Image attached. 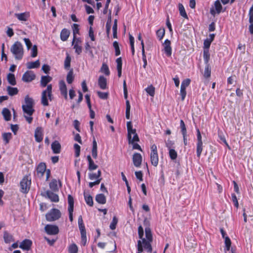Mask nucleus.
<instances>
[{
  "label": "nucleus",
  "instance_id": "69168bd1",
  "mask_svg": "<svg viewBox=\"0 0 253 253\" xmlns=\"http://www.w3.org/2000/svg\"><path fill=\"white\" fill-rule=\"evenodd\" d=\"M81 243L83 246H85L86 244L87 239L86 236V232L81 233Z\"/></svg>",
  "mask_w": 253,
  "mask_h": 253
},
{
  "label": "nucleus",
  "instance_id": "423d86ee",
  "mask_svg": "<svg viewBox=\"0 0 253 253\" xmlns=\"http://www.w3.org/2000/svg\"><path fill=\"white\" fill-rule=\"evenodd\" d=\"M197 131V146H196V153H197V156L199 158H200L202 151H203V144L202 142V136L201 134L199 128H197L196 129Z\"/></svg>",
  "mask_w": 253,
  "mask_h": 253
},
{
  "label": "nucleus",
  "instance_id": "6e6552de",
  "mask_svg": "<svg viewBox=\"0 0 253 253\" xmlns=\"http://www.w3.org/2000/svg\"><path fill=\"white\" fill-rule=\"evenodd\" d=\"M36 75L32 71H27L22 76V80L26 83H29L35 80Z\"/></svg>",
  "mask_w": 253,
  "mask_h": 253
},
{
  "label": "nucleus",
  "instance_id": "603ef678",
  "mask_svg": "<svg viewBox=\"0 0 253 253\" xmlns=\"http://www.w3.org/2000/svg\"><path fill=\"white\" fill-rule=\"evenodd\" d=\"M118 221V218H117V217L115 216H114L113 217L112 221L111 223H110V225L109 226L111 230H114L116 229Z\"/></svg>",
  "mask_w": 253,
  "mask_h": 253
},
{
  "label": "nucleus",
  "instance_id": "b1692460",
  "mask_svg": "<svg viewBox=\"0 0 253 253\" xmlns=\"http://www.w3.org/2000/svg\"><path fill=\"white\" fill-rule=\"evenodd\" d=\"M2 114L3 116L4 120L6 121L10 120L11 114L9 110L6 108H4L2 109Z\"/></svg>",
  "mask_w": 253,
  "mask_h": 253
},
{
  "label": "nucleus",
  "instance_id": "393cba45",
  "mask_svg": "<svg viewBox=\"0 0 253 253\" xmlns=\"http://www.w3.org/2000/svg\"><path fill=\"white\" fill-rule=\"evenodd\" d=\"M27 67L28 69H34L38 68L40 66V63L39 60L35 61V62H29L26 64Z\"/></svg>",
  "mask_w": 253,
  "mask_h": 253
},
{
  "label": "nucleus",
  "instance_id": "680f3d73",
  "mask_svg": "<svg viewBox=\"0 0 253 253\" xmlns=\"http://www.w3.org/2000/svg\"><path fill=\"white\" fill-rule=\"evenodd\" d=\"M180 95L181 96V100L183 101L185 99V97L186 96V94H187L186 91V88H184V87H183V86H180Z\"/></svg>",
  "mask_w": 253,
  "mask_h": 253
},
{
  "label": "nucleus",
  "instance_id": "4c0bfd02",
  "mask_svg": "<svg viewBox=\"0 0 253 253\" xmlns=\"http://www.w3.org/2000/svg\"><path fill=\"white\" fill-rule=\"evenodd\" d=\"M71 58L68 53L66 54V57L64 61V68L68 70L71 66Z\"/></svg>",
  "mask_w": 253,
  "mask_h": 253
},
{
  "label": "nucleus",
  "instance_id": "aec40b11",
  "mask_svg": "<svg viewBox=\"0 0 253 253\" xmlns=\"http://www.w3.org/2000/svg\"><path fill=\"white\" fill-rule=\"evenodd\" d=\"M95 201L99 204H105L106 198L103 194H98L95 196Z\"/></svg>",
  "mask_w": 253,
  "mask_h": 253
},
{
  "label": "nucleus",
  "instance_id": "bf43d9fd",
  "mask_svg": "<svg viewBox=\"0 0 253 253\" xmlns=\"http://www.w3.org/2000/svg\"><path fill=\"white\" fill-rule=\"evenodd\" d=\"M74 148L75 149V155L76 157H78L80 154V149L81 147L77 143H75L74 145Z\"/></svg>",
  "mask_w": 253,
  "mask_h": 253
},
{
  "label": "nucleus",
  "instance_id": "cd10ccee",
  "mask_svg": "<svg viewBox=\"0 0 253 253\" xmlns=\"http://www.w3.org/2000/svg\"><path fill=\"white\" fill-rule=\"evenodd\" d=\"M203 58L205 65H210L209 62L210 59V53L208 49L204 50Z\"/></svg>",
  "mask_w": 253,
  "mask_h": 253
},
{
  "label": "nucleus",
  "instance_id": "ea45409f",
  "mask_svg": "<svg viewBox=\"0 0 253 253\" xmlns=\"http://www.w3.org/2000/svg\"><path fill=\"white\" fill-rule=\"evenodd\" d=\"M145 91L150 96H154L155 88L152 85H149L146 87L145 88Z\"/></svg>",
  "mask_w": 253,
  "mask_h": 253
},
{
  "label": "nucleus",
  "instance_id": "8fccbe9b",
  "mask_svg": "<svg viewBox=\"0 0 253 253\" xmlns=\"http://www.w3.org/2000/svg\"><path fill=\"white\" fill-rule=\"evenodd\" d=\"M224 239H225V250L228 251L230 250L231 245V242L230 239L229 238L228 236H226Z\"/></svg>",
  "mask_w": 253,
  "mask_h": 253
},
{
  "label": "nucleus",
  "instance_id": "de8ad7c7",
  "mask_svg": "<svg viewBox=\"0 0 253 253\" xmlns=\"http://www.w3.org/2000/svg\"><path fill=\"white\" fill-rule=\"evenodd\" d=\"M112 17H108V19L106 24V33L108 36L110 34V32L111 28V20Z\"/></svg>",
  "mask_w": 253,
  "mask_h": 253
},
{
  "label": "nucleus",
  "instance_id": "2eb2a0df",
  "mask_svg": "<svg viewBox=\"0 0 253 253\" xmlns=\"http://www.w3.org/2000/svg\"><path fill=\"white\" fill-rule=\"evenodd\" d=\"M170 41L168 39H166L164 43L163 44L164 46L165 52L166 54V55L169 57L171 56L172 54V49L170 46Z\"/></svg>",
  "mask_w": 253,
  "mask_h": 253
},
{
  "label": "nucleus",
  "instance_id": "9d476101",
  "mask_svg": "<svg viewBox=\"0 0 253 253\" xmlns=\"http://www.w3.org/2000/svg\"><path fill=\"white\" fill-rule=\"evenodd\" d=\"M42 196L48 198L52 202H58L59 200L58 195L50 190H47Z\"/></svg>",
  "mask_w": 253,
  "mask_h": 253
},
{
  "label": "nucleus",
  "instance_id": "f03ea898",
  "mask_svg": "<svg viewBox=\"0 0 253 253\" xmlns=\"http://www.w3.org/2000/svg\"><path fill=\"white\" fill-rule=\"evenodd\" d=\"M10 51L17 60H21L23 56V48L21 43L16 42L11 47Z\"/></svg>",
  "mask_w": 253,
  "mask_h": 253
},
{
  "label": "nucleus",
  "instance_id": "4468645a",
  "mask_svg": "<svg viewBox=\"0 0 253 253\" xmlns=\"http://www.w3.org/2000/svg\"><path fill=\"white\" fill-rule=\"evenodd\" d=\"M43 130L41 127H38L35 131V140L38 142H41L43 139Z\"/></svg>",
  "mask_w": 253,
  "mask_h": 253
},
{
  "label": "nucleus",
  "instance_id": "7c9ffc66",
  "mask_svg": "<svg viewBox=\"0 0 253 253\" xmlns=\"http://www.w3.org/2000/svg\"><path fill=\"white\" fill-rule=\"evenodd\" d=\"M145 232L147 241H152L153 237L151 232V229L150 227H146L145 228Z\"/></svg>",
  "mask_w": 253,
  "mask_h": 253
},
{
  "label": "nucleus",
  "instance_id": "f3484780",
  "mask_svg": "<svg viewBox=\"0 0 253 253\" xmlns=\"http://www.w3.org/2000/svg\"><path fill=\"white\" fill-rule=\"evenodd\" d=\"M98 84L101 89H105L107 88V80L104 76H100L99 77Z\"/></svg>",
  "mask_w": 253,
  "mask_h": 253
},
{
  "label": "nucleus",
  "instance_id": "f8f14e48",
  "mask_svg": "<svg viewBox=\"0 0 253 253\" xmlns=\"http://www.w3.org/2000/svg\"><path fill=\"white\" fill-rule=\"evenodd\" d=\"M133 165L136 167H139L142 162V156L140 154L135 153L132 156Z\"/></svg>",
  "mask_w": 253,
  "mask_h": 253
},
{
  "label": "nucleus",
  "instance_id": "473e14b6",
  "mask_svg": "<svg viewBox=\"0 0 253 253\" xmlns=\"http://www.w3.org/2000/svg\"><path fill=\"white\" fill-rule=\"evenodd\" d=\"M79 25L77 24H74L72 26V29L73 31V35H74V38L72 42V45L74 44V42L76 40V35L79 33Z\"/></svg>",
  "mask_w": 253,
  "mask_h": 253
},
{
  "label": "nucleus",
  "instance_id": "1a4fd4ad",
  "mask_svg": "<svg viewBox=\"0 0 253 253\" xmlns=\"http://www.w3.org/2000/svg\"><path fill=\"white\" fill-rule=\"evenodd\" d=\"M50 189L53 192L59 191V187H62V183L60 180L58 181L56 179H52L49 184Z\"/></svg>",
  "mask_w": 253,
  "mask_h": 253
},
{
  "label": "nucleus",
  "instance_id": "7ed1b4c3",
  "mask_svg": "<svg viewBox=\"0 0 253 253\" xmlns=\"http://www.w3.org/2000/svg\"><path fill=\"white\" fill-rule=\"evenodd\" d=\"M31 184V180L28 176H24L20 182V192L27 194L28 193Z\"/></svg>",
  "mask_w": 253,
  "mask_h": 253
},
{
  "label": "nucleus",
  "instance_id": "79ce46f5",
  "mask_svg": "<svg viewBox=\"0 0 253 253\" xmlns=\"http://www.w3.org/2000/svg\"><path fill=\"white\" fill-rule=\"evenodd\" d=\"M158 182L160 186H163L165 184V179L164 172L162 169L160 172V177L158 179Z\"/></svg>",
  "mask_w": 253,
  "mask_h": 253
},
{
  "label": "nucleus",
  "instance_id": "e2e57ef3",
  "mask_svg": "<svg viewBox=\"0 0 253 253\" xmlns=\"http://www.w3.org/2000/svg\"><path fill=\"white\" fill-rule=\"evenodd\" d=\"M139 140H139L138 135L137 134V133H136L135 134H134L133 135V137L132 138L131 137L130 140H128V143L130 144V143H133V142H138V141H139Z\"/></svg>",
  "mask_w": 253,
  "mask_h": 253
},
{
  "label": "nucleus",
  "instance_id": "9b49d317",
  "mask_svg": "<svg viewBox=\"0 0 253 253\" xmlns=\"http://www.w3.org/2000/svg\"><path fill=\"white\" fill-rule=\"evenodd\" d=\"M32 242L29 239L24 240L20 244L19 248L24 251H29L31 249Z\"/></svg>",
  "mask_w": 253,
  "mask_h": 253
},
{
  "label": "nucleus",
  "instance_id": "a18cd8bd",
  "mask_svg": "<svg viewBox=\"0 0 253 253\" xmlns=\"http://www.w3.org/2000/svg\"><path fill=\"white\" fill-rule=\"evenodd\" d=\"M2 138L6 144L8 143L12 138V134L10 132H5L2 134Z\"/></svg>",
  "mask_w": 253,
  "mask_h": 253
},
{
  "label": "nucleus",
  "instance_id": "052dcab7",
  "mask_svg": "<svg viewBox=\"0 0 253 253\" xmlns=\"http://www.w3.org/2000/svg\"><path fill=\"white\" fill-rule=\"evenodd\" d=\"M178 9L180 16H187L185 8L182 4H178Z\"/></svg>",
  "mask_w": 253,
  "mask_h": 253
},
{
  "label": "nucleus",
  "instance_id": "0eeeda50",
  "mask_svg": "<svg viewBox=\"0 0 253 253\" xmlns=\"http://www.w3.org/2000/svg\"><path fill=\"white\" fill-rule=\"evenodd\" d=\"M45 232L49 235H57L59 232V228L57 225L47 224L44 227Z\"/></svg>",
  "mask_w": 253,
  "mask_h": 253
},
{
  "label": "nucleus",
  "instance_id": "58836bf2",
  "mask_svg": "<svg viewBox=\"0 0 253 253\" xmlns=\"http://www.w3.org/2000/svg\"><path fill=\"white\" fill-rule=\"evenodd\" d=\"M47 94L46 93L45 91H43L42 94L41 103L44 106H46L48 105V102L47 98Z\"/></svg>",
  "mask_w": 253,
  "mask_h": 253
},
{
  "label": "nucleus",
  "instance_id": "a878e982",
  "mask_svg": "<svg viewBox=\"0 0 253 253\" xmlns=\"http://www.w3.org/2000/svg\"><path fill=\"white\" fill-rule=\"evenodd\" d=\"M84 196L86 204L90 207H92L93 202L92 196L89 194H87L85 192L84 193Z\"/></svg>",
  "mask_w": 253,
  "mask_h": 253
},
{
  "label": "nucleus",
  "instance_id": "2f4dec72",
  "mask_svg": "<svg viewBox=\"0 0 253 253\" xmlns=\"http://www.w3.org/2000/svg\"><path fill=\"white\" fill-rule=\"evenodd\" d=\"M74 80V76L73 74V69H71L67 74L66 78L67 82L68 84H71L73 83Z\"/></svg>",
  "mask_w": 253,
  "mask_h": 253
},
{
  "label": "nucleus",
  "instance_id": "f257e3e1",
  "mask_svg": "<svg viewBox=\"0 0 253 253\" xmlns=\"http://www.w3.org/2000/svg\"><path fill=\"white\" fill-rule=\"evenodd\" d=\"M24 102L25 104H23L22 106L23 112L28 116H32L35 112V109H34L35 104L34 99L28 95H27L25 97Z\"/></svg>",
  "mask_w": 253,
  "mask_h": 253
},
{
  "label": "nucleus",
  "instance_id": "bb28decb",
  "mask_svg": "<svg viewBox=\"0 0 253 253\" xmlns=\"http://www.w3.org/2000/svg\"><path fill=\"white\" fill-rule=\"evenodd\" d=\"M70 35L69 31L66 29H63L60 33V39L62 41H66L67 40Z\"/></svg>",
  "mask_w": 253,
  "mask_h": 253
},
{
  "label": "nucleus",
  "instance_id": "c9c22d12",
  "mask_svg": "<svg viewBox=\"0 0 253 253\" xmlns=\"http://www.w3.org/2000/svg\"><path fill=\"white\" fill-rule=\"evenodd\" d=\"M214 8L217 14H219L222 10V6L219 0H216L214 2Z\"/></svg>",
  "mask_w": 253,
  "mask_h": 253
},
{
  "label": "nucleus",
  "instance_id": "13d9d810",
  "mask_svg": "<svg viewBox=\"0 0 253 253\" xmlns=\"http://www.w3.org/2000/svg\"><path fill=\"white\" fill-rule=\"evenodd\" d=\"M142 60L143 62V67L145 69L146 68V66L147 65V61L146 59V56L145 53V49L143 47L142 49Z\"/></svg>",
  "mask_w": 253,
  "mask_h": 253
},
{
  "label": "nucleus",
  "instance_id": "20e7f679",
  "mask_svg": "<svg viewBox=\"0 0 253 253\" xmlns=\"http://www.w3.org/2000/svg\"><path fill=\"white\" fill-rule=\"evenodd\" d=\"M61 215L60 211L57 209H52L45 215L46 219L48 221H53L58 219Z\"/></svg>",
  "mask_w": 253,
  "mask_h": 253
},
{
  "label": "nucleus",
  "instance_id": "864d4df0",
  "mask_svg": "<svg viewBox=\"0 0 253 253\" xmlns=\"http://www.w3.org/2000/svg\"><path fill=\"white\" fill-rule=\"evenodd\" d=\"M44 91H45L46 93L47 94V96L50 100H52V85L48 84L47 86V88Z\"/></svg>",
  "mask_w": 253,
  "mask_h": 253
},
{
  "label": "nucleus",
  "instance_id": "4be33fe9",
  "mask_svg": "<svg viewBox=\"0 0 253 253\" xmlns=\"http://www.w3.org/2000/svg\"><path fill=\"white\" fill-rule=\"evenodd\" d=\"M141 242L147 252L148 253H151L152 252V248L150 243L152 241H147L145 239H142V241Z\"/></svg>",
  "mask_w": 253,
  "mask_h": 253
},
{
  "label": "nucleus",
  "instance_id": "c85d7f7f",
  "mask_svg": "<svg viewBox=\"0 0 253 253\" xmlns=\"http://www.w3.org/2000/svg\"><path fill=\"white\" fill-rule=\"evenodd\" d=\"M3 239L5 243H10L11 242L14 241L13 236L9 234L6 231H5L3 234Z\"/></svg>",
  "mask_w": 253,
  "mask_h": 253
},
{
  "label": "nucleus",
  "instance_id": "a211bd4d",
  "mask_svg": "<svg viewBox=\"0 0 253 253\" xmlns=\"http://www.w3.org/2000/svg\"><path fill=\"white\" fill-rule=\"evenodd\" d=\"M92 156L94 159L97 157V144L94 137H93L92 141V148L91 150Z\"/></svg>",
  "mask_w": 253,
  "mask_h": 253
},
{
  "label": "nucleus",
  "instance_id": "49530a36",
  "mask_svg": "<svg viewBox=\"0 0 253 253\" xmlns=\"http://www.w3.org/2000/svg\"><path fill=\"white\" fill-rule=\"evenodd\" d=\"M69 253H78V248L75 244H72L68 248Z\"/></svg>",
  "mask_w": 253,
  "mask_h": 253
},
{
  "label": "nucleus",
  "instance_id": "dca6fc26",
  "mask_svg": "<svg viewBox=\"0 0 253 253\" xmlns=\"http://www.w3.org/2000/svg\"><path fill=\"white\" fill-rule=\"evenodd\" d=\"M51 149L53 151V153L54 154H59L61 152V145L60 143L57 141L55 140L51 144Z\"/></svg>",
  "mask_w": 253,
  "mask_h": 253
},
{
  "label": "nucleus",
  "instance_id": "e433bc0d",
  "mask_svg": "<svg viewBox=\"0 0 253 253\" xmlns=\"http://www.w3.org/2000/svg\"><path fill=\"white\" fill-rule=\"evenodd\" d=\"M7 81L9 84L12 85H15L16 84V82L14 74L9 73L7 75Z\"/></svg>",
  "mask_w": 253,
  "mask_h": 253
},
{
  "label": "nucleus",
  "instance_id": "09e8293b",
  "mask_svg": "<svg viewBox=\"0 0 253 253\" xmlns=\"http://www.w3.org/2000/svg\"><path fill=\"white\" fill-rule=\"evenodd\" d=\"M169 156L172 160H175L177 157V153L176 151L173 149H170L169 150Z\"/></svg>",
  "mask_w": 253,
  "mask_h": 253
},
{
  "label": "nucleus",
  "instance_id": "3c124183",
  "mask_svg": "<svg viewBox=\"0 0 253 253\" xmlns=\"http://www.w3.org/2000/svg\"><path fill=\"white\" fill-rule=\"evenodd\" d=\"M113 45L115 50V55L116 56H119L121 54V51L118 42L117 41L114 42Z\"/></svg>",
  "mask_w": 253,
  "mask_h": 253
},
{
  "label": "nucleus",
  "instance_id": "412c9836",
  "mask_svg": "<svg viewBox=\"0 0 253 253\" xmlns=\"http://www.w3.org/2000/svg\"><path fill=\"white\" fill-rule=\"evenodd\" d=\"M86 158L88 162V169L89 170L96 169L98 168V166L94 164L93 161L91 158V156L90 155H88Z\"/></svg>",
  "mask_w": 253,
  "mask_h": 253
},
{
  "label": "nucleus",
  "instance_id": "37998d69",
  "mask_svg": "<svg viewBox=\"0 0 253 253\" xmlns=\"http://www.w3.org/2000/svg\"><path fill=\"white\" fill-rule=\"evenodd\" d=\"M77 40L76 43L74 45V48L75 49V52L78 54L80 55L82 51V47L81 46L78 44V42H80L79 39H76Z\"/></svg>",
  "mask_w": 253,
  "mask_h": 253
},
{
  "label": "nucleus",
  "instance_id": "a19ab883",
  "mask_svg": "<svg viewBox=\"0 0 253 253\" xmlns=\"http://www.w3.org/2000/svg\"><path fill=\"white\" fill-rule=\"evenodd\" d=\"M211 68L210 65H206L204 76L205 78L208 79L211 77Z\"/></svg>",
  "mask_w": 253,
  "mask_h": 253
},
{
  "label": "nucleus",
  "instance_id": "0e129e2a",
  "mask_svg": "<svg viewBox=\"0 0 253 253\" xmlns=\"http://www.w3.org/2000/svg\"><path fill=\"white\" fill-rule=\"evenodd\" d=\"M38 54V48L36 45H34L31 49V56L32 57H35L37 56Z\"/></svg>",
  "mask_w": 253,
  "mask_h": 253
},
{
  "label": "nucleus",
  "instance_id": "39448f33",
  "mask_svg": "<svg viewBox=\"0 0 253 253\" xmlns=\"http://www.w3.org/2000/svg\"><path fill=\"white\" fill-rule=\"evenodd\" d=\"M150 160L153 166H157L159 162V157L157 146L155 144H153L151 146Z\"/></svg>",
  "mask_w": 253,
  "mask_h": 253
},
{
  "label": "nucleus",
  "instance_id": "5fc2aeb1",
  "mask_svg": "<svg viewBox=\"0 0 253 253\" xmlns=\"http://www.w3.org/2000/svg\"><path fill=\"white\" fill-rule=\"evenodd\" d=\"M117 20L115 19L114 24L113 26V36L114 38H117Z\"/></svg>",
  "mask_w": 253,
  "mask_h": 253
},
{
  "label": "nucleus",
  "instance_id": "338daca9",
  "mask_svg": "<svg viewBox=\"0 0 253 253\" xmlns=\"http://www.w3.org/2000/svg\"><path fill=\"white\" fill-rule=\"evenodd\" d=\"M211 42L207 39H205L204 41V50L208 49L209 50V48Z\"/></svg>",
  "mask_w": 253,
  "mask_h": 253
},
{
  "label": "nucleus",
  "instance_id": "774afa93",
  "mask_svg": "<svg viewBox=\"0 0 253 253\" xmlns=\"http://www.w3.org/2000/svg\"><path fill=\"white\" fill-rule=\"evenodd\" d=\"M250 25L249 27V32L253 34V17H249Z\"/></svg>",
  "mask_w": 253,
  "mask_h": 253
},
{
  "label": "nucleus",
  "instance_id": "5701e85b",
  "mask_svg": "<svg viewBox=\"0 0 253 253\" xmlns=\"http://www.w3.org/2000/svg\"><path fill=\"white\" fill-rule=\"evenodd\" d=\"M78 225L81 233L86 232L85 228L82 215H80L78 217Z\"/></svg>",
  "mask_w": 253,
  "mask_h": 253
},
{
  "label": "nucleus",
  "instance_id": "6e6d98bb",
  "mask_svg": "<svg viewBox=\"0 0 253 253\" xmlns=\"http://www.w3.org/2000/svg\"><path fill=\"white\" fill-rule=\"evenodd\" d=\"M98 97L102 99H107L108 97L109 94L108 92H103L101 91H97V92Z\"/></svg>",
  "mask_w": 253,
  "mask_h": 253
},
{
  "label": "nucleus",
  "instance_id": "72a5a7b5",
  "mask_svg": "<svg viewBox=\"0 0 253 253\" xmlns=\"http://www.w3.org/2000/svg\"><path fill=\"white\" fill-rule=\"evenodd\" d=\"M100 72L104 73L106 76H109L110 72L107 64L103 63L100 69Z\"/></svg>",
  "mask_w": 253,
  "mask_h": 253
},
{
  "label": "nucleus",
  "instance_id": "4d7b16f0",
  "mask_svg": "<svg viewBox=\"0 0 253 253\" xmlns=\"http://www.w3.org/2000/svg\"><path fill=\"white\" fill-rule=\"evenodd\" d=\"M180 127L181 129V132L182 134L187 133V130L186 126L184 121L182 120L180 121Z\"/></svg>",
  "mask_w": 253,
  "mask_h": 253
},
{
  "label": "nucleus",
  "instance_id": "c756f323",
  "mask_svg": "<svg viewBox=\"0 0 253 253\" xmlns=\"http://www.w3.org/2000/svg\"><path fill=\"white\" fill-rule=\"evenodd\" d=\"M7 91L10 96L16 95L18 92V89L17 87H13L10 86L7 87Z\"/></svg>",
  "mask_w": 253,
  "mask_h": 253
},
{
  "label": "nucleus",
  "instance_id": "ddd939ff",
  "mask_svg": "<svg viewBox=\"0 0 253 253\" xmlns=\"http://www.w3.org/2000/svg\"><path fill=\"white\" fill-rule=\"evenodd\" d=\"M46 166L44 163H40L37 168V172L38 176L40 177H42L46 169Z\"/></svg>",
  "mask_w": 253,
  "mask_h": 253
},
{
  "label": "nucleus",
  "instance_id": "c03bdc74",
  "mask_svg": "<svg viewBox=\"0 0 253 253\" xmlns=\"http://www.w3.org/2000/svg\"><path fill=\"white\" fill-rule=\"evenodd\" d=\"M165 34L164 28L160 29L156 31V35L159 41H161Z\"/></svg>",
  "mask_w": 253,
  "mask_h": 253
},
{
  "label": "nucleus",
  "instance_id": "f704fd0d",
  "mask_svg": "<svg viewBox=\"0 0 253 253\" xmlns=\"http://www.w3.org/2000/svg\"><path fill=\"white\" fill-rule=\"evenodd\" d=\"M68 210H74V201L73 196L71 195L68 196Z\"/></svg>",
  "mask_w": 253,
  "mask_h": 253
},
{
  "label": "nucleus",
  "instance_id": "6ab92c4d",
  "mask_svg": "<svg viewBox=\"0 0 253 253\" xmlns=\"http://www.w3.org/2000/svg\"><path fill=\"white\" fill-rule=\"evenodd\" d=\"M52 80V78L49 76H42L41 80V85L42 87H45L47 84Z\"/></svg>",
  "mask_w": 253,
  "mask_h": 253
}]
</instances>
